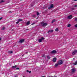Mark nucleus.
I'll use <instances>...</instances> for the list:
<instances>
[{
  "instance_id": "nucleus-1",
  "label": "nucleus",
  "mask_w": 77,
  "mask_h": 77,
  "mask_svg": "<svg viewBox=\"0 0 77 77\" xmlns=\"http://www.w3.org/2000/svg\"><path fill=\"white\" fill-rule=\"evenodd\" d=\"M41 24L43 27H45L47 25V23H44V22H41Z\"/></svg>"
},
{
  "instance_id": "nucleus-2",
  "label": "nucleus",
  "mask_w": 77,
  "mask_h": 77,
  "mask_svg": "<svg viewBox=\"0 0 77 77\" xmlns=\"http://www.w3.org/2000/svg\"><path fill=\"white\" fill-rule=\"evenodd\" d=\"M24 42V39H20V40L19 41H18V42L19 44H21L23 42Z\"/></svg>"
},
{
  "instance_id": "nucleus-3",
  "label": "nucleus",
  "mask_w": 77,
  "mask_h": 77,
  "mask_svg": "<svg viewBox=\"0 0 77 77\" xmlns=\"http://www.w3.org/2000/svg\"><path fill=\"white\" fill-rule=\"evenodd\" d=\"M56 53H57V52L56 51V50H54L51 52V54H56Z\"/></svg>"
},
{
  "instance_id": "nucleus-4",
  "label": "nucleus",
  "mask_w": 77,
  "mask_h": 77,
  "mask_svg": "<svg viewBox=\"0 0 77 77\" xmlns=\"http://www.w3.org/2000/svg\"><path fill=\"white\" fill-rule=\"evenodd\" d=\"M58 63L59 65H62V64L63 63V61L62 60H60L58 61Z\"/></svg>"
},
{
  "instance_id": "nucleus-5",
  "label": "nucleus",
  "mask_w": 77,
  "mask_h": 77,
  "mask_svg": "<svg viewBox=\"0 0 77 77\" xmlns=\"http://www.w3.org/2000/svg\"><path fill=\"white\" fill-rule=\"evenodd\" d=\"M54 7V5L53 4H51V6L48 8V9H51V8H53Z\"/></svg>"
},
{
  "instance_id": "nucleus-6",
  "label": "nucleus",
  "mask_w": 77,
  "mask_h": 77,
  "mask_svg": "<svg viewBox=\"0 0 77 77\" xmlns=\"http://www.w3.org/2000/svg\"><path fill=\"white\" fill-rule=\"evenodd\" d=\"M77 53V50H75L73 52H72V54L74 55L76 54Z\"/></svg>"
},
{
  "instance_id": "nucleus-7",
  "label": "nucleus",
  "mask_w": 77,
  "mask_h": 77,
  "mask_svg": "<svg viewBox=\"0 0 77 77\" xmlns=\"http://www.w3.org/2000/svg\"><path fill=\"white\" fill-rule=\"evenodd\" d=\"M56 60H57L56 57H54L53 59V61L54 62H56Z\"/></svg>"
},
{
  "instance_id": "nucleus-8",
  "label": "nucleus",
  "mask_w": 77,
  "mask_h": 77,
  "mask_svg": "<svg viewBox=\"0 0 77 77\" xmlns=\"http://www.w3.org/2000/svg\"><path fill=\"white\" fill-rule=\"evenodd\" d=\"M53 30H49L48 32V33H53Z\"/></svg>"
},
{
  "instance_id": "nucleus-9",
  "label": "nucleus",
  "mask_w": 77,
  "mask_h": 77,
  "mask_svg": "<svg viewBox=\"0 0 77 77\" xmlns=\"http://www.w3.org/2000/svg\"><path fill=\"white\" fill-rule=\"evenodd\" d=\"M17 65H15L14 66H12V69H15L16 68H17Z\"/></svg>"
},
{
  "instance_id": "nucleus-10",
  "label": "nucleus",
  "mask_w": 77,
  "mask_h": 77,
  "mask_svg": "<svg viewBox=\"0 0 77 77\" xmlns=\"http://www.w3.org/2000/svg\"><path fill=\"white\" fill-rule=\"evenodd\" d=\"M67 18L68 19H71L72 18V15H71L68 16Z\"/></svg>"
},
{
  "instance_id": "nucleus-11",
  "label": "nucleus",
  "mask_w": 77,
  "mask_h": 77,
  "mask_svg": "<svg viewBox=\"0 0 77 77\" xmlns=\"http://www.w3.org/2000/svg\"><path fill=\"white\" fill-rule=\"evenodd\" d=\"M75 71V69H72V72H74Z\"/></svg>"
},
{
  "instance_id": "nucleus-12",
  "label": "nucleus",
  "mask_w": 77,
  "mask_h": 77,
  "mask_svg": "<svg viewBox=\"0 0 77 77\" xmlns=\"http://www.w3.org/2000/svg\"><path fill=\"white\" fill-rule=\"evenodd\" d=\"M47 58L48 59H50V58H51V57H50V56H47Z\"/></svg>"
},
{
  "instance_id": "nucleus-13",
  "label": "nucleus",
  "mask_w": 77,
  "mask_h": 77,
  "mask_svg": "<svg viewBox=\"0 0 77 77\" xmlns=\"http://www.w3.org/2000/svg\"><path fill=\"white\" fill-rule=\"evenodd\" d=\"M73 64L75 65H77V60L75 62L73 63Z\"/></svg>"
},
{
  "instance_id": "nucleus-14",
  "label": "nucleus",
  "mask_w": 77,
  "mask_h": 77,
  "mask_svg": "<svg viewBox=\"0 0 77 77\" xmlns=\"http://www.w3.org/2000/svg\"><path fill=\"white\" fill-rule=\"evenodd\" d=\"M59 64L58 63H57L55 65V67H57V66H58Z\"/></svg>"
},
{
  "instance_id": "nucleus-15",
  "label": "nucleus",
  "mask_w": 77,
  "mask_h": 77,
  "mask_svg": "<svg viewBox=\"0 0 77 77\" xmlns=\"http://www.w3.org/2000/svg\"><path fill=\"white\" fill-rule=\"evenodd\" d=\"M55 21L56 20L55 19H54L52 20V21L51 22L52 23H54L55 22Z\"/></svg>"
},
{
  "instance_id": "nucleus-16",
  "label": "nucleus",
  "mask_w": 77,
  "mask_h": 77,
  "mask_svg": "<svg viewBox=\"0 0 77 77\" xmlns=\"http://www.w3.org/2000/svg\"><path fill=\"white\" fill-rule=\"evenodd\" d=\"M5 27L4 26L3 27V28L1 30H5Z\"/></svg>"
},
{
  "instance_id": "nucleus-17",
  "label": "nucleus",
  "mask_w": 77,
  "mask_h": 77,
  "mask_svg": "<svg viewBox=\"0 0 77 77\" xmlns=\"http://www.w3.org/2000/svg\"><path fill=\"white\" fill-rule=\"evenodd\" d=\"M38 42H42V39H39L38 40Z\"/></svg>"
},
{
  "instance_id": "nucleus-18",
  "label": "nucleus",
  "mask_w": 77,
  "mask_h": 77,
  "mask_svg": "<svg viewBox=\"0 0 77 77\" xmlns=\"http://www.w3.org/2000/svg\"><path fill=\"white\" fill-rule=\"evenodd\" d=\"M5 2L4 1L2 0L0 1V3H3V2Z\"/></svg>"
},
{
  "instance_id": "nucleus-19",
  "label": "nucleus",
  "mask_w": 77,
  "mask_h": 77,
  "mask_svg": "<svg viewBox=\"0 0 77 77\" xmlns=\"http://www.w3.org/2000/svg\"><path fill=\"white\" fill-rule=\"evenodd\" d=\"M30 24V21L26 23L27 25H29Z\"/></svg>"
},
{
  "instance_id": "nucleus-20",
  "label": "nucleus",
  "mask_w": 77,
  "mask_h": 77,
  "mask_svg": "<svg viewBox=\"0 0 77 77\" xmlns=\"http://www.w3.org/2000/svg\"><path fill=\"white\" fill-rule=\"evenodd\" d=\"M74 18H75V21H77V18L76 17H75Z\"/></svg>"
},
{
  "instance_id": "nucleus-21",
  "label": "nucleus",
  "mask_w": 77,
  "mask_h": 77,
  "mask_svg": "<svg viewBox=\"0 0 77 77\" xmlns=\"http://www.w3.org/2000/svg\"><path fill=\"white\" fill-rule=\"evenodd\" d=\"M70 26H71V24H69L67 25L68 27H70Z\"/></svg>"
},
{
  "instance_id": "nucleus-22",
  "label": "nucleus",
  "mask_w": 77,
  "mask_h": 77,
  "mask_svg": "<svg viewBox=\"0 0 77 77\" xmlns=\"http://www.w3.org/2000/svg\"><path fill=\"white\" fill-rule=\"evenodd\" d=\"M18 21H20H20H22V19H19L18 20Z\"/></svg>"
},
{
  "instance_id": "nucleus-23",
  "label": "nucleus",
  "mask_w": 77,
  "mask_h": 77,
  "mask_svg": "<svg viewBox=\"0 0 77 77\" xmlns=\"http://www.w3.org/2000/svg\"><path fill=\"white\" fill-rule=\"evenodd\" d=\"M37 15H39V12H37Z\"/></svg>"
},
{
  "instance_id": "nucleus-24",
  "label": "nucleus",
  "mask_w": 77,
  "mask_h": 77,
  "mask_svg": "<svg viewBox=\"0 0 77 77\" xmlns=\"http://www.w3.org/2000/svg\"><path fill=\"white\" fill-rule=\"evenodd\" d=\"M74 10V8H72L71 9V11H73V10Z\"/></svg>"
},
{
  "instance_id": "nucleus-25",
  "label": "nucleus",
  "mask_w": 77,
  "mask_h": 77,
  "mask_svg": "<svg viewBox=\"0 0 77 77\" xmlns=\"http://www.w3.org/2000/svg\"><path fill=\"white\" fill-rule=\"evenodd\" d=\"M42 39V40H44V38L43 37H42V39Z\"/></svg>"
},
{
  "instance_id": "nucleus-26",
  "label": "nucleus",
  "mask_w": 77,
  "mask_h": 77,
  "mask_svg": "<svg viewBox=\"0 0 77 77\" xmlns=\"http://www.w3.org/2000/svg\"><path fill=\"white\" fill-rule=\"evenodd\" d=\"M75 27H77V24H76L75 26Z\"/></svg>"
},
{
  "instance_id": "nucleus-27",
  "label": "nucleus",
  "mask_w": 77,
  "mask_h": 77,
  "mask_svg": "<svg viewBox=\"0 0 77 77\" xmlns=\"http://www.w3.org/2000/svg\"><path fill=\"white\" fill-rule=\"evenodd\" d=\"M58 30V28H56L55 29V31H57Z\"/></svg>"
},
{
  "instance_id": "nucleus-28",
  "label": "nucleus",
  "mask_w": 77,
  "mask_h": 77,
  "mask_svg": "<svg viewBox=\"0 0 77 77\" xmlns=\"http://www.w3.org/2000/svg\"><path fill=\"white\" fill-rule=\"evenodd\" d=\"M32 17H36V15H33Z\"/></svg>"
},
{
  "instance_id": "nucleus-29",
  "label": "nucleus",
  "mask_w": 77,
  "mask_h": 77,
  "mask_svg": "<svg viewBox=\"0 0 77 77\" xmlns=\"http://www.w3.org/2000/svg\"><path fill=\"white\" fill-rule=\"evenodd\" d=\"M12 53H13V51H10V53H11V54Z\"/></svg>"
},
{
  "instance_id": "nucleus-30",
  "label": "nucleus",
  "mask_w": 77,
  "mask_h": 77,
  "mask_svg": "<svg viewBox=\"0 0 77 77\" xmlns=\"http://www.w3.org/2000/svg\"><path fill=\"white\" fill-rule=\"evenodd\" d=\"M15 69H19V68L17 67Z\"/></svg>"
},
{
  "instance_id": "nucleus-31",
  "label": "nucleus",
  "mask_w": 77,
  "mask_h": 77,
  "mask_svg": "<svg viewBox=\"0 0 77 77\" xmlns=\"http://www.w3.org/2000/svg\"><path fill=\"white\" fill-rule=\"evenodd\" d=\"M26 72H29V71L28 70H26Z\"/></svg>"
},
{
  "instance_id": "nucleus-32",
  "label": "nucleus",
  "mask_w": 77,
  "mask_h": 77,
  "mask_svg": "<svg viewBox=\"0 0 77 77\" xmlns=\"http://www.w3.org/2000/svg\"><path fill=\"white\" fill-rule=\"evenodd\" d=\"M18 23H19V21H17V22H16V24H18Z\"/></svg>"
},
{
  "instance_id": "nucleus-33",
  "label": "nucleus",
  "mask_w": 77,
  "mask_h": 77,
  "mask_svg": "<svg viewBox=\"0 0 77 77\" xmlns=\"http://www.w3.org/2000/svg\"><path fill=\"white\" fill-rule=\"evenodd\" d=\"M74 7H77V5H75V6H74Z\"/></svg>"
},
{
  "instance_id": "nucleus-34",
  "label": "nucleus",
  "mask_w": 77,
  "mask_h": 77,
  "mask_svg": "<svg viewBox=\"0 0 77 77\" xmlns=\"http://www.w3.org/2000/svg\"><path fill=\"white\" fill-rule=\"evenodd\" d=\"M2 18H3V17H2L0 18V20H2Z\"/></svg>"
},
{
  "instance_id": "nucleus-35",
  "label": "nucleus",
  "mask_w": 77,
  "mask_h": 77,
  "mask_svg": "<svg viewBox=\"0 0 77 77\" xmlns=\"http://www.w3.org/2000/svg\"><path fill=\"white\" fill-rule=\"evenodd\" d=\"M33 24H35V23H32V25H33Z\"/></svg>"
},
{
  "instance_id": "nucleus-36",
  "label": "nucleus",
  "mask_w": 77,
  "mask_h": 77,
  "mask_svg": "<svg viewBox=\"0 0 77 77\" xmlns=\"http://www.w3.org/2000/svg\"><path fill=\"white\" fill-rule=\"evenodd\" d=\"M27 53H28V52H26L25 53V54H27Z\"/></svg>"
},
{
  "instance_id": "nucleus-37",
  "label": "nucleus",
  "mask_w": 77,
  "mask_h": 77,
  "mask_svg": "<svg viewBox=\"0 0 77 77\" xmlns=\"http://www.w3.org/2000/svg\"><path fill=\"white\" fill-rule=\"evenodd\" d=\"M48 77H53V76H49Z\"/></svg>"
},
{
  "instance_id": "nucleus-38",
  "label": "nucleus",
  "mask_w": 77,
  "mask_h": 77,
  "mask_svg": "<svg viewBox=\"0 0 77 77\" xmlns=\"http://www.w3.org/2000/svg\"><path fill=\"white\" fill-rule=\"evenodd\" d=\"M26 30H29V29H26Z\"/></svg>"
},
{
  "instance_id": "nucleus-39",
  "label": "nucleus",
  "mask_w": 77,
  "mask_h": 77,
  "mask_svg": "<svg viewBox=\"0 0 77 77\" xmlns=\"http://www.w3.org/2000/svg\"><path fill=\"white\" fill-rule=\"evenodd\" d=\"M45 56L44 55H43L42 57H44Z\"/></svg>"
},
{
  "instance_id": "nucleus-40",
  "label": "nucleus",
  "mask_w": 77,
  "mask_h": 77,
  "mask_svg": "<svg viewBox=\"0 0 77 77\" xmlns=\"http://www.w3.org/2000/svg\"><path fill=\"white\" fill-rule=\"evenodd\" d=\"M31 71H29V73H31Z\"/></svg>"
},
{
  "instance_id": "nucleus-41",
  "label": "nucleus",
  "mask_w": 77,
  "mask_h": 77,
  "mask_svg": "<svg viewBox=\"0 0 77 77\" xmlns=\"http://www.w3.org/2000/svg\"><path fill=\"white\" fill-rule=\"evenodd\" d=\"M1 40H2V38H0V41H1Z\"/></svg>"
},
{
  "instance_id": "nucleus-42",
  "label": "nucleus",
  "mask_w": 77,
  "mask_h": 77,
  "mask_svg": "<svg viewBox=\"0 0 77 77\" xmlns=\"http://www.w3.org/2000/svg\"><path fill=\"white\" fill-rule=\"evenodd\" d=\"M9 13H11V12H11V11H9Z\"/></svg>"
},
{
  "instance_id": "nucleus-43",
  "label": "nucleus",
  "mask_w": 77,
  "mask_h": 77,
  "mask_svg": "<svg viewBox=\"0 0 77 77\" xmlns=\"http://www.w3.org/2000/svg\"><path fill=\"white\" fill-rule=\"evenodd\" d=\"M45 77V76H42V77Z\"/></svg>"
},
{
  "instance_id": "nucleus-44",
  "label": "nucleus",
  "mask_w": 77,
  "mask_h": 77,
  "mask_svg": "<svg viewBox=\"0 0 77 77\" xmlns=\"http://www.w3.org/2000/svg\"><path fill=\"white\" fill-rule=\"evenodd\" d=\"M77 0H74V1H77Z\"/></svg>"
},
{
  "instance_id": "nucleus-45",
  "label": "nucleus",
  "mask_w": 77,
  "mask_h": 77,
  "mask_svg": "<svg viewBox=\"0 0 77 77\" xmlns=\"http://www.w3.org/2000/svg\"><path fill=\"white\" fill-rule=\"evenodd\" d=\"M15 77H16V76H15Z\"/></svg>"
},
{
  "instance_id": "nucleus-46",
  "label": "nucleus",
  "mask_w": 77,
  "mask_h": 77,
  "mask_svg": "<svg viewBox=\"0 0 77 77\" xmlns=\"http://www.w3.org/2000/svg\"><path fill=\"white\" fill-rule=\"evenodd\" d=\"M22 56H23V55H22Z\"/></svg>"
}]
</instances>
